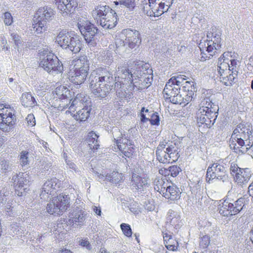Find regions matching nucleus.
<instances>
[{
    "mask_svg": "<svg viewBox=\"0 0 253 253\" xmlns=\"http://www.w3.org/2000/svg\"><path fill=\"white\" fill-rule=\"evenodd\" d=\"M253 146V131L249 126L238 125L232 134L230 147L236 153H249Z\"/></svg>",
    "mask_w": 253,
    "mask_h": 253,
    "instance_id": "f257e3e1",
    "label": "nucleus"
},
{
    "mask_svg": "<svg viewBox=\"0 0 253 253\" xmlns=\"http://www.w3.org/2000/svg\"><path fill=\"white\" fill-rule=\"evenodd\" d=\"M97 24L105 30L114 28L117 23V15L115 10L108 5L95 6L91 12Z\"/></svg>",
    "mask_w": 253,
    "mask_h": 253,
    "instance_id": "f03ea898",
    "label": "nucleus"
},
{
    "mask_svg": "<svg viewBox=\"0 0 253 253\" xmlns=\"http://www.w3.org/2000/svg\"><path fill=\"white\" fill-rule=\"evenodd\" d=\"M221 30L215 27H212L207 35V39L204 42H201L199 47L200 48L201 54H205L202 58L206 60V58H210L212 57L216 50L221 47Z\"/></svg>",
    "mask_w": 253,
    "mask_h": 253,
    "instance_id": "7ed1b4c3",
    "label": "nucleus"
},
{
    "mask_svg": "<svg viewBox=\"0 0 253 253\" xmlns=\"http://www.w3.org/2000/svg\"><path fill=\"white\" fill-rule=\"evenodd\" d=\"M56 42L63 48L77 53L81 49L82 43L79 37L72 32L62 30L56 38Z\"/></svg>",
    "mask_w": 253,
    "mask_h": 253,
    "instance_id": "20e7f679",
    "label": "nucleus"
},
{
    "mask_svg": "<svg viewBox=\"0 0 253 253\" xmlns=\"http://www.w3.org/2000/svg\"><path fill=\"white\" fill-rule=\"evenodd\" d=\"M245 198L241 197L234 200L230 197L229 193L219 208V213L224 216L236 215L239 213L245 206Z\"/></svg>",
    "mask_w": 253,
    "mask_h": 253,
    "instance_id": "39448f33",
    "label": "nucleus"
},
{
    "mask_svg": "<svg viewBox=\"0 0 253 253\" xmlns=\"http://www.w3.org/2000/svg\"><path fill=\"white\" fill-rule=\"evenodd\" d=\"M40 65L48 73L52 74L61 73L63 70L62 62L54 54L50 52L46 51L43 54Z\"/></svg>",
    "mask_w": 253,
    "mask_h": 253,
    "instance_id": "423d86ee",
    "label": "nucleus"
},
{
    "mask_svg": "<svg viewBox=\"0 0 253 253\" xmlns=\"http://www.w3.org/2000/svg\"><path fill=\"white\" fill-rule=\"evenodd\" d=\"M77 25L86 42L89 45L94 46L96 44L94 39L98 30L97 28L85 18L79 19Z\"/></svg>",
    "mask_w": 253,
    "mask_h": 253,
    "instance_id": "0eeeda50",
    "label": "nucleus"
},
{
    "mask_svg": "<svg viewBox=\"0 0 253 253\" xmlns=\"http://www.w3.org/2000/svg\"><path fill=\"white\" fill-rule=\"evenodd\" d=\"M70 198L64 194H59L47 204L46 211L50 214L57 215L62 214L69 207Z\"/></svg>",
    "mask_w": 253,
    "mask_h": 253,
    "instance_id": "6e6552de",
    "label": "nucleus"
},
{
    "mask_svg": "<svg viewBox=\"0 0 253 253\" xmlns=\"http://www.w3.org/2000/svg\"><path fill=\"white\" fill-rule=\"evenodd\" d=\"M116 78L115 77L114 79L113 71L110 70L109 68H105L92 72L88 78V81H91L93 83H99L101 84L113 87L114 82L117 81Z\"/></svg>",
    "mask_w": 253,
    "mask_h": 253,
    "instance_id": "1a4fd4ad",
    "label": "nucleus"
},
{
    "mask_svg": "<svg viewBox=\"0 0 253 253\" xmlns=\"http://www.w3.org/2000/svg\"><path fill=\"white\" fill-rule=\"evenodd\" d=\"M228 178L226 168L223 165L213 163L209 166L206 174V180L208 182L214 179L224 182L228 180Z\"/></svg>",
    "mask_w": 253,
    "mask_h": 253,
    "instance_id": "9d476101",
    "label": "nucleus"
},
{
    "mask_svg": "<svg viewBox=\"0 0 253 253\" xmlns=\"http://www.w3.org/2000/svg\"><path fill=\"white\" fill-rule=\"evenodd\" d=\"M29 179V176L26 172H19L12 176V181L18 196H22L27 192L30 186Z\"/></svg>",
    "mask_w": 253,
    "mask_h": 253,
    "instance_id": "9b49d317",
    "label": "nucleus"
},
{
    "mask_svg": "<svg viewBox=\"0 0 253 253\" xmlns=\"http://www.w3.org/2000/svg\"><path fill=\"white\" fill-rule=\"evenodd\" d=\"M85 212L82 208H74L72 212H70L68 218L64 219V222L67 226L77 228L83 225L85 220Z\"/></svg>",
    "mask_w": 253,
    "mask_h": 253,
    "instance_id": "f8f14e48",
    "label": "nucleus"
},
{
    "mask_svg": "<svg viewBox=\"0 0 253 253\" xmlns=\"http://www.w3.org/2000/svg\"><path fill=\"white\" fill-rule=\"evenodd\" d=\"M180 88L177 85L169 83H166L163 90L164 96L167 101L173 104H176L181 101L182 95L180 94Z\"/></svg>",
    "mask_w": 253,
    "mask_h": 253,
    "instance_id": "ddd939ff",
    "label": "nucleus"
},
{
    "mask_svg": "<svg viewBox=\"0 0 253 253\" xmlns=\"http://www.w3.org/2000/svg\"><path fill=\"white\" fill-rule=\"evenodd\" d=\"M16 116L10 108L0 113V129L3 131H9L15 123Z\"/></svg>",
    "mask_w": 253,
    "mask_h": 253,
    "instance_id": "4468645a",
    "label": "nucleus"
},
{
    "mask_svg": "<svg viewBox=\"0 0 253 253\" xmlns=\"http://www.w3.org/2000/svg\"><path fill=\"white\" fill-rule=\"evenodd\" d=\"M131 189L138 193L145 194L150 186V180L147 178L142 177L136 174H133L130 182Z\"/></svg>",
    "mask_w": 253,
    "mask_h": 253,
    "instance_id": "2eb2a0df",
    "label": "nucleus"
},
{
    "mask_svg": "<svg viewBox=\"0 0 253 253\" xmlns=\"http://www.w3.org/2000/svg\"><path fill=\"white\" fill-rule=\"evenodd\" d=\"M60 181L55 177L48 179L42 186L40 197L44 200H47L49 195H53L54 191L60 186Z\"/></svg>",
    "mask_w": 253,
    "mask_h": 253,
    "instance_id": "dca6fc26",
    "label": "nucleus"
},
{
    "mask_svg": "<svg viewBox=\"0 0 253 253\" xmlns=\"http://www.w3.org/2000/svg\"><path fill=\"white\" fill-rule=\"evenodd\" d=\"M124 33L126 35L125 42L127 47L132 49L139 46L141 40L138 31L127 29L124 30Z\"/></svg>",
    "mask_w": 253,
    "mask_h": 253,
    "instance_id": "f3484780",
    "label": "nucleus"
},
{
    "mask_svg": "<svg viewBox=\"0 0 253 253\" xmlns=\"http://www.w3.org/2000/svg\"><path fill=\"white\" fill-rule=\"evenodd\" d=\"M57 8L63 16H66L73 12L77 6V0H54Z\"/></svg>",
    "mask_w": 253,
    "mask_h": 253,
    "instance_id": "a211bd4d",
    "label": "nucleus"
},
{
    "mask_svg": "<svg viewBox=\"0 0 253 253\" xmlns=\"http://www.w3.org/2000/svg\"><path fill=\"white\" fill-rule=\"evenodd\" d=\"M89 87L95 97L100 98L106 97L113 90V87L101 84L99 83H92L88 81Z\"/></svg>",
    "mask_w": 253,
    "mask_h": 253,
    "instance_id": "6ab92c4d",
    "label": "nucleus"
},
{
    "mask_svg": "<svg viewBox=\"0 0 253 253\" xmlns=\"http://www.w3.org/2000/svg\"><path fill=\"white\" fill-rule=\"evenodd\" d=\"M88 72L75 68L68 73V78L74 84L79 85L84 83L86 79Z\"/></svg>",
    "mask_w": 253,
    "mask_h": 253,
    "instance_id": "aec40b11",
    "label": "nucleus"
},
{
    "mask_svg": "<svg viewBox=\"0 0 253 253\" xmlns=\"http://www.w3.org/2000/svg\"><path fill=\"white\" fill-rule=\"evenodd\" d=\"M94 174L99 179L103 181H108L112 183L117 184L122 182L123 179V176L122 173H119L118 171H113L110 173L101 174L97 171L94 172Z\"/></svg>",
    "mask_w": 253,
    "mask_h": 253,
    "instance_id": "412c9836",
    "label": "nucleus"
},
{
    "mask_svg": "<svg viewBox=\"0 0 253 253\" xmlns=\"http://www.w3.org/2000/svg\"><path fill=\"white\" fill-rule=\"evenodd\" d=\"M54 11L50 7L45 6L40 8L37 11L35 18L36 20L42 21L45 23L52 19Z\"/></svg>",
    "mask_w": 253,
    "mask_h": 253,
    "instance_id": "4be33fe9",
    "label": "nucleus"
},
{
    "mask_svg": "<svg viewBox=\"0 0 253 253\" xmlns=\"http://www.w3.org/2000/svg\"><path fill=\"white\" fill-rule=\"evenodd\" d=\"M161 191L164 196L170 200H176L180 198L181 192L179 188L175 185L168 186L167 188L161 187Z\"/></svg>",
    "mask_w": 253,
    "mask_h": 253,
    "instance_id": "5701e85b",
    "label": "nucleus"
},
{
    "mask_svg": "<svg viewBox=\"0 0 253 253\" xmlns=\"http://www.w3.org/2000/svg\"><path fill=\"white\" fill-rule=\"evenodd\" d=\"M229 54H230L229 52H225L218 59L217 70L220 76L225 75V72H228L229 71V63L228 60H231L228 59Z\"/></svg>",
    "mask_w": 253,
    "mask_h": 253,
    "instance_id": "b1692460",
    "label": "nucleus"
},
{
    "mask_svg": "<svg viewBox=\"0 0 253 253\" xmlns=\"http://www.w3.org/2000/svg\"><path fill=\"white\" fill-rule=\"evenodd\" d=\"M148 65H145L144 68L146 72H144L143 74L140 75V77H138L139 80L142 82V85L144 88H148L151 84L153 81V75L152 69H149ZM143 69L144 67H141Z\"/></svg>",
    "mask_w": 253,
    "mask_h": 253,
    "instance_id": "393cba45",
    "label": "nucleus"
},
{
    "mask_svg": "<svg viewBox=\"0 0 253 253\" xmlns=\"http://www.w3.org/2000/svg\"><path fill=\"white\" fill-rule=\"evenodd\" d=\"M91 109L92 108L90 106H84V107L77 111L76 114H73V117L80 122H85L88 119Z\"/></svg>",
    "mask_w": 253,
    "mask_h": 253,
    "instance_id": "a878e982",
    "label": "nucleus"
},
{
    "mask_svg": "<svg viewBox=\"0 0 253 253\" xmlns=\"http://www.w3.org/2000/svg\"><path fill=\"white\" fill-rule=\"evenodd\" d=\"M21 104L25 107H34L37 105V102L31 92H24L20 97Z\"/></svg>",
    "mask_w": 253,
    "mask_h": 253,
    "instance_id": "bb28decb",
    "label": "nucleus"
},
{
    "mask_svg": "<svg viewBox=\"0 0 253 253\" xmlns=\"http://www.w3.org/2000/svg\"><path fill=\"white\" fill-rule=\"evenodd\" d=\"M117 76L119 78L124 79L128 83L132 84L133 83V74L126 67H118L117 70Z\"/></svg>",
    "mask_w": 253,
    "mask_h": 253,
    "instance_id": "cd10ccee",
    "label": "nucleus"
},
{
    "mask_svg": "<svg viewBox=\"0 0 253 253\" xmlns=\"http://www.w3.org/2000/svg\"><path fill=\"white\" fill-rule=\"evenodd\" d=\"M167 142H161L157 147L156 155L157 159L161 163H167L168 157H169L166 150Z\"/></svg>",
    "mask_w": 253,
    "mask_h": 253,
    "instance_id": "c85d7f7f",
    "label": "nucleus"
},
{
    "mask_svg": "<svg viewBox=\"0 0 253 253\" xmlns=\"http://www.w3.org/2000/svg\"><path fill=\"white\" fill-rule=\"evenodd\" d=\"M167 222L174 226L175 228L181 226L180 216L177 212L169 210L167 217Z\"/></svg>",
    "mask_w": 253,
    "mask_h": 253,
    "instance_id": "c756f323",
    "label": "nucleus"
},
{
    "mask_svg": "<svg viewBox=\"0 0 253 253\" xmlns=\"http://www.w3.org/2000/svg\"><path fill=\"white\" fill-rule=\"evenodd\" d=\"M75 67L81 70L88 72L89 68V61L85 55H82L75 61Z\"/></svg>",
    "mask_w": 253,
    "mask_h": 253,
    "instance_id": "7c9ffc66",
    "label": "nucleus"
},
{
    "mask_svg": "<svg viewBox=\"0 0 253 253\" xmlns=\"http://www.w3.org/2000/svg\"><path fill=\"white\" fill-rule=\"evenodd\" d=\"M99 135L93 131H90L88 133L86 142L91 150L97 149L99 147L98 138Z\"/></svg>",
    "mask_w": 253,
    "mask_h": 253,
    "instance_id": "2f4dec72",
    "label": "nucleus"
},
{
    "mask_svg": "<svg viewBox=\"0 0 253 253\" xmlns=\"http://www.w3.org/2000/svg\"><path fill=\"white\" fill-rule=\"evenodd\" d=\"M70 91L66 86H60L55 89L54 95L59 99H65L69 98Z\"/></svg>",
    "mask_w": 253,
    "mask_h": 253,
    "instance_id": "473e14b6",
    "label": "nucleus"
},
{
    "mask_svg": "<svg viewBox=\"0 0 253 253\" xmlns=\"http://www.w3.org/2000/svg\"><path fill=\"white\" fill-rule=\"evenodd\" d=\"M121 142L119 144H116L118 148L120 151H121L124 155L127 157H129L132 153V150L130 149V152L127 151L128 147V142H129V139L126 138H123V136L121 137Z\"/></svg>",
    "mask_w": 253,
    "mask_h": 253,
    "instance_id": "72a5a7b5",
    "label": "nucleus"
},
{
    "mask_svg": "<svg viewBox=\"0 0 253 253\" xmlns=\"http://www.w3.org/2000/svg\"><path fill=\"white\" fill-rule=\"evenodd\" d=\"M157 0H142L141 4L143 5V11L147 16L152 17L154 12H151V8L153 4V2H156Z\"/></svg>",
    "mask_w": 253,
    "mask_h": 253,
    "instance_id": "f704fd0d",
    "label": "nucleus"
},
{
    "mask_svg": "<svg viewBox=\"0 0 253 253\" xmlns=\"http://www.w3.org/2000/svg\"><path fill=\"white\" fill-rule=\"evenodd\" d=\"M116 49L115 51L116 53L120 55L126 52L127 45L126 43L125 40L124 41L120 38L115 39Z\"/></svg>",
    "mask_w": 253,
    "mask_h": 253,
    "instance_id": "c9c22d12",
    "label": "nucleus"
},
{
    "mask_svg": "<svg viewBox=\"0 0 253 253\" xmlns=\"http://www.w3.org/2000/svg\"><path fill=\"white\" fill-rule=\"evenodd\" d=\"M215 108L211 109V108H209V107H207V109H203L202 114H204V115L206 117H208V118H211V120H214V122L216 121V119L217 117V111L218 110V107L216 105H213Z\"/></svg>",
    "mask_w": 253,
    "mask_h": 253,
    "instance_id": "e433bc0d",
    "label": "nucleus"
},
{
    "mask_svg": "<svg viewBox=\"0 0 253 253\" xmlns=\"http://www.w3.org/2000/svg\"><path fill=\"white\" fill-rule=\"evenodd\" d=\"M188 78L187 77L184 75H179L171 77L168 81L180 88L181 86H183L184 84V81H186Z\"/></svg>",
    "mask_w": 253,
    "mask_h": 253,
    "instance_id": "4c0bfd02",
    "label": "nucleus"
},
{
    "mask_svg": "<svg viewBox=\"0 0 253 253\" xmlns=\"http://www.w3.org/2000/svg\"><path fill=\"white\" fill-rule=\"evenodd\" d=\"M229 53L230 54H229L228 59H230L231 60H228L229 63L228 73L232 72V73H234L235 74H238L239 68L238 61L232 57V52H229Z\"/></svg>",
    "mask_w": 253,
    "mask_h": 253,
    "instance_id": "58836bf2",
    "label": "nucleus"
},
{
    "mask_svg": "<svg viewBox=\"0 0 253 253\" xmlns=\"http://www.w3.org/2000/svg\"><path fill=\"white\" fill-rule=\"evenodd\" d=\"M238 74H235L230 72L228 75L220 76V79L221 82H222L226 85H231L234 82L235 79L237 77Z\"/></svg>",
    "mask_w": 253,
    "mask_h": 253,
    "instance_id": "ea45409f",
    "label": "nucleus"
},
{
    "mask_svg": "<svg viewBox=\"0 0 253 253\" xmlns=\"http://www.w3.org/2000/svg\"><path fill=\"white\" fill-rule=\"evenodd\" d=\"M37 22L35 24H33L34 31L37 34H42L46 30L47 26L46 23L42 21L39 20H35L34 22Z\"/></svg>",
    "mask_w": 253,
    "mask_h": 253,
    "instance_id": "a19ab883",
    "label": "nucleus"
},
{
    "mask_svg": "<svg viewBox=\"0 0 253 253\" xmlns=\"http://www.w3.org/2000/svg\"><path fill=\"white\" fill-rule=\"evenodd\" d=\"M183 88L185 91L192 94H195V92L197 91V89L195 86L194 82L191 81H185L183 86Z\"/></svg>",
    "mask_w": 253,
    "mask_h": 253,
    "instance_id": "79ce46f5",
    "label": "nucleus"
},
{
    "mask_svg": "<svg viewBox=\"0 0 253 253\" xmlns=\"http://www.w3.org/2000/svg\"><path fill=\"white\" fill-rule=\"evenodd\" d=\"M171 5L170 2L165 3V2L161 1L158 3V7H159V9H158L157 10H158L159 12H157V14H155V15L159 17L165 12L168 11Z\"/></svg>",
    "mask_w": 253,
    "mask_h": 253,
    "instance_id": "37998d69",
    "label": "nucleus"
},
{
    "mask_svg": "<svg viewBox=\"0 0 253 253\" xmlns=\"http://www.w3.org/2000/svg\"><path fill=\"white\" fill-rule=\"evenodd\" d=\"M181 170V169L177 166H172L168 169H165V174L166 175H170L172 177H176Z\"/></svg>",
    "mask_w": 253,
    "mask_h": 253,
    "instance_id": "c03bdc74",
    "label": "nucleus"
},
{
    "mask_svg": "<svg viewBox=\"0 0 253 253\" xmlns=\"http://www.w3.org/2000/svg\"><path fill=\"white\" fill-rule=\"evenodd\" d=\"M167 249L171 251H176L179 246L178 242L172 237L169 240L168 239L165 244Z\"/></svg>",
    "mask_w": 253,
    "mask_h": 253,
    "instance_id": "a18cd8bd",
    "label": "nucleus"
},
{
    "mask_svg": "<svg viewBox=\"0 0 253 253\" xmlns=\"http://www.w3.org/2000/svg\"><path fill=\"white\" fill-rule=\"evenodd\" d=\"M199 122L201 124H205L208 128H210L214 124V120H211V118L206 117L204 114H202L200 117Z\"/></svg>",
    "mask_w": 253,
    "mask_h": 253,
    "instance_id": "49530a36",
    "label": "nucleus"
},
{
    "mask_svg": "<svg viewBox=\"0 0 253 253\" xmlns=\"http://www.w3.org/2000/svg\"><path fill=\"white\" fill-rule=\"evenodd\" d=\"M112 135L116 144H119L121 142V137H123L122 133L120 129L117 127H114L112 129Z\"/></svg>",
    "mask_w": 253,
    "mask_h": 253,
    "instance_id": "de8ad7c7",
    "label": "nucleus"
},
{
    "mask_svg": "<svg viewBox=\"0 0 253 253\" xmlns=\"http://www.w3.org/2000/svg\"><path fill=\"white\" fill-rule=\"evenodd\" d=\"M100 57L101 59L104 61L106 64L109 65L113 61V57L109 51H103L101 53Z\"/></svg>",
    "mask_w": 253,
    "mask_h": 253,
    "instance_id": "09e8293b",
    "label": "nucleus"
},
{
    "mask_svg": "<svg viewBox=\"0 0 253 253\" xmlns=\"http://www.w3.org/2000/svg\"><path fill=\"white\" fill-rule=\"evenodd\" d=\"M206 229L208 230L209 236L211 237L217 236L219 234V229L216 225H213L210 224L209 226H208L206 228Z\"/></svg>",
    "mask_w": 253,
    "mask_h": 253,
    "instance_id": "8fccbe9b",
    "label": "nucleus"
},
{
    "mask_svg": "<svg viewBox=\"0 0 253 253\" xmlns=\"http://www.w3.org/2000/svg\"><path fill=\"white\" fill-rule=\"evenodd\" d=\"M120 227L125 236L128 237L131 236L132 232L129 224L123 223L121 224Z\"/></svg>",
    "mask_w": 253,
    "mask_h": 253,
    "instance_id": "3c124183",
    "label": "nucleus"
},
{
    "mask_svg": "<svg viewBox=\"0 0 253 253\" xmlns=\"http://www.w3.org/2000/svg\"><path fill=\"white\" fill-rule=\"evenodd\" d=\"M201 105H202V107L200 108L201 113L203 112V109H207V107H209V108H211V109L215 108L213 105H215L214 103H212L210 98H206L203 99L202 101Z\"/></svg>",
    "mask_w": 253,
    "mask_h": 253,
    "instance_id": "603ef678",
    "label": "nucleus"
},
{
    "mask_svg": "<svg viewBox=\"0 0 253 253\" xmlns=\"http://www.w3.org/2000/svg\"><path fill=\"white\" fill-rule=\"evenodd\" d=\"M117 2L119 3L121 5L125 6L129 10H132L135 5L134 0H121Z\"/></svg>",
    "mask_w": 253,
    "mask_h": 253,
    "instance_id": "864d4df0",
    "label": "nucleus"
},
{
    "mask_svg": "<svg viewBox=\"0 0 253 253\" xmlns=\"http://www.w3.org/2000/svg\"><path fill=\"white\" fill-rule=\"evenodd\" d=\"M71 100H70V106L69 107V109L70 112L72 113V114H73V112H74L75 111H76L77 107L79 106V104H81L82 103L77 98H76L73 100L72 102H71Z\"/></svg>",
    "mask_w": 253,
    "mask_h": 253,
    "instance_id": "5fc2aeb1",
    "label": "nucleus"
},
{
    "mask_svg": "<svg viewBox=\"0 0 253 253\" xmlns=\"http://www.w3.org/2000/svg\"><path fill=\"white\" fill-rule=\"evenodd\" d=\"M194 95L195 94H192L191 93H187L185 97L182 96V99L183 100L180 101V102L179 103H176V104H179L182 106H185L192 100Z\"/></svg>",
    "mask_w": 253,
    "mask_h": 253,
    "instance_id": "6e6d98bb",
    "label": "nucleus"
},
{
    "mask_svg": "<svg viewBox=\"0 0 253 253\" xmlns=\"http://www.w3.org/2000/svg\"><path fill=\"white\" fill-rule=\"evenodd\" d=\"M29 153L26 151H22L20 156V162L22 166H25L29 164L28 160Z\"/></svg>",
    "mask_w": 253,
    "mask_h": 253,
    "instance_id": "4d7b16f0",
    "label": "nucleus"
},
{
    "mask_svg": "<svg viewBox=\"0 0 253 253\" xmlns=\"http://www.w3.org/2000/svg\"><path fill=\"white\" fill-rule=\"evenodd\" d=\"M129 209L130 211L134 214L137 215L141 212V208L137 203H132L129 204Z\"/></svg>",
    "mask_w": 253,
    "mask_h": 253,
    "instance_id": "13d9d810",
    "label": "nucleus"
},
{
    "mask_svg": "<svg viewBox=\"0 0 253 253\" xmlns=\"http://www.w3.org/2000/svg\"><path fill=\"white\" fill-rule=\"evenodd\" d=\"M149 116L151 117L149 119V121L152 125H159L160 123V117L158 113L154 112L151 115H149Z\"/></svg>",
    "mask_w": 253,
    "mask_h": 253,
    "instance_id": "bf43d9fd",
    "label": "nucleus"
},
{
    "mask_svg": "<svg viewBox=\"0 0 253 253\" xmlns=\"http://www.w3.org/2000/svg\"><path fill=\"white\" fill-rule=\"evenodd\" d=\"M11 36L15 43V48H16L17 51H19V48H20V46L21 44V41L20 37L17 34H15V33H12L11 34Z\"/></svg>",
    "mask_w": 253,
    "mask_h": 253,
    "instance_id": "052dcab7",
    "label": "nucleus"
},
{
    "mask_svg": "<svg viewBox=\"0 0 253 253\" xmlns=\"http://www.w3.org/2000/svg\"><path fill=\"white\" fill-rule=\"evenodd\" d=\"M165 149L168 155L171 154L172 153L178 151V148L176 145L175 143H168L167 142V146H166Z\"/></svg>",
    "mask_w": 253,
    "mask_h": 253,
    "instance_id": "680f3d73",
    "label": "nucleus"
},
{
    "mask_svg": "<svg viewBox=\"0 0 253 253\" xmlns=\"http://www.w3.org/2000/svg\"><path fill=\"white\" fill-rule=\"evenodd\" d=\"M168 163L175 162L177 161L180 157L178 151L172 153L171 154L168 155Z\"/></svg>",
    "mask_w": 253,
    "mask_h": 253,
    "instance_id": "e2e57ef3",
    "label": "nucleus"
},
{
    "mask_svg": "<svg viewBox=\"0 0 253 253\" xmlns=\"http://www.w3.org/2000/svg\"><path fill=\"white\" fill-rule=\"evenodd\" d=\"M210 243V237L209 236L206 235L204 236L201 238L200 245L203 249H205L207 248V247L209 245Z\"/></svg>",
    "mask_w": 253,
    "mask_h": 253,
    "instance_id": "0e129e2a",
    "label": "nucleus"
},
{
    "mask_svg": "<svg viewBox=\"0 0 253 253\" xmlns=\"http://www.w3.org/2000/svg\"><path fill=\"white\" fill-rule=\"evenodd\" d=\"M124 85V83H121V82L118 81L117 82H114V84L113 85V89L112 91H116L117 95L119 96H122L120 92L119 91V89L122 88V85Z\"/></svg>",
    "mask_w": 253,
    "mask_h": 253,
    "instance_id": "69168bd1",
    "label": "nucleus"
},
{
    "mask_svg": "<svg viewBox=\"0 0 253 253\" xmlns=\"http://www.w3.org/2000/svg\"><path fill=\"white\" fill-rule=\"evenodd\" d=\"M8 192H6L4 188L0 190V204H3L7 200Z\"/></svg>",
    "mask_w": 253,
    "mask_h": 253,
    "instance_id": "338daca9",
    "label": "nucleus"
},
{
    "mask_svg": "<svg viewBox=\"0 0 253 253\" xmlns=\"http://www.w3.org/2000/svg\"><path fill=\"white\" fill-rule=\"evenodd\" d=\"M3 18L4 23L6 25H10L13 22L11 14L8 12L4 13Z\"/></svg>",
    "mask_w": 253,
    "mask_h": 253,
    "instance_id": "774afa93",
    "label": "nucleus"
}]
</instances>
